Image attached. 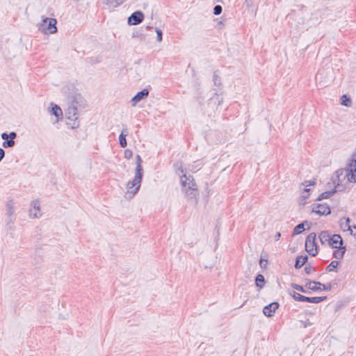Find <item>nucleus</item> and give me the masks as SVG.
Segmentation results:
<instances>
[{
	"label": "nucleus",
	"instance_id": "nucleus-43",
	"mask_svg": "<svg viewBox=\"0 0 356 356\" xmlns=\"http://www.w3.org/2000/svg\"><path fill=\"white\" fill-rule=\"evenodd\" d=\"M4 156H5V151L2 148H0V162L4 158Z\"/></svg>",
	"mask_w": 356,
	"mask_h": 356
},
{
	"label": "nucleus",
	"instance_id": "nucleus-24",
	"mask_svg": "<svg viewBox=\"0 0 356 356\" xmlns=\"http://www.w3.org/2000/svg\"><path fill=\"white\" fill-rule=\"evenodd\" d=\"M124 2V0H106L104 3L108 6L112 7H118L120 5L122 4Z\"/></svg>",
	"mask_w": 356,
	"mask_h": 356
},
{
	"label": "nucleus",
	"instance_id": "nucleus-36",
	"mask_svg": "<svg viewBox=\"0 0 356 356\" xmlns=\"http://www.w3.org/2000/svg\"><path fill=\"white\" fill-rule=\"evenodd\" d=\"M156 39L159 42H161L162 40V31L158 28H156Z\"/></svg>",
	"mask_w": 356,
	"mask_h": 356
},
{
	"label": "nucleus",
	"instance_id": "nucleus-2",
	"mask_svg": "<svg viewBox=\"0 0 356 356\" xmlns=\"http://www.w3.org/2000/svg\"><path fill=\"white\" fill-rule=\"evenodd\" d=\"M334 78L333 68L331 66H324L318 70L315 79L320 87L325 88L329 86L334 80Z\"/></svg>",
	"mask_w": 356,
	"mask_h": 356
},
{
	"label": "nucleus",
	"instance_id": "nucleus-34",
	"mask_svg": "<svg viewBox=\"0 0 356 356\" xmlns=\"http://www.w3.org/2000/svg\"><path fill=\"white\" fill-rule=\"evenodd\" d=\"M222 8L220 5H216L213 8V14L215 15H219L222 13Z\"/></svg>",
	"mask_w": 356,
	"mask_h": 356
},
{
	"label": "nucleus",
	"instance_id": "nucleus-23",
	"mask_svg": "<svg viewBox=\"0 0 356 356\" xmlns=\"http://www.w3.org/2000/svg\"><path fill=\"white\" fill-rule=\"evenodd\" d=\"M52 105V107H51V113L52 115H54L55 117H56L57 118H58L60 116H62L63 115V112H62V110L61 108L56 104H51Z\"/></svg>",
	"mask_w": 356,
	"mask_h": 356
},
{
	"label": "nucleus",
	"instance_id": "nucleus-37",
	"mask_svg": "<svg viewBox=\"0 0 356 356\" xmlns=\"http://www.w3.org/2000/svg\"><path fill=\"white\" fill-rule=\"evenodd\" d=\"M267 264H268V261L267 259H264L262 258L260 259L259 260V266L261 268L264 269L266 268V266H267Z\"/></svg>",
	"mask_w": 356,
	"mask_h": 356
},
{
	"label": "nucleus",
	"instance_id": "nucleus-30",
	"mask_svg": "<svg viewBox=\"0 0 356 356\" xmlns=\"http://www.w3.org/2000/svg\"><path fill=\"white\" fill-rule=\"evenodd\" d=\"M2 145L5 148L11 147L15 145V140L12 139H6L3 142Z\"/></svg>",
	"mask_w": 356,
	"mask_h": 356
},
{
	"label": "nucleus",
	"instance_id": "nucleus-18",
	"mask_svg": "<svg viewBox=\"0 0 356 356\" xmlns=\"http://www.w3.org/2000/svg\"><path fill=\"white\" fill-rule=\"evenodd\" d=\"M334 249L335 250H334L333 254H332L333 257L337 259H342L346 252V247L339 246L337 248H334Z\"/></svg>",
	"mask_w": 356,
	"mask_h": 356
},
{
	"label": "nucleus",
	"instance_id": "nucleus-4",
	"mask_svg": "<svg viewBox=\"0 0 356 356\" xmlns=\"http://www.w3.org/2000/svg\"><path fill=\"white\" fill-rule=\"evenodd\" d=\"M81 96L76 95L69 98L68 106L66 109L67 118L71 120H76L78 118L77 106L81 101Z\"/></svg>",
	"mask_w": 356,
	"mask_h": 356
},
{
	"label": "nucleus",
	"instance_id": "nucleus-10",
	"mask_svg": "<svg viewBox=\"0 0 356 356\" xmlns=\"http://www.w3.org/2000/svg\"><path fill=\"white\" fill-rule=\"evenodd\" d=\"M144 14L142 11L137 10L134 12L127 19V23L129 25H138L141 23L144 19Z\"/></svg>",
	"mask_w": 356,
	"mask_h": 356
},
{
	"label": "nucleus",
	"instance_id": "nucleus-33",
	"mask_svg": "<svg viewBox=\"0 0 356 356\" xmlns=\"http://www.w3.org/2000/svg\"><path fill=\"white\" fill-rule=\"evenodd\" d=\"M315 270V268L312 266L311 264L307 265L304 268V271L307 275H310L312 272H314Z\"/></svg>",
	"mask_w": 356,
	"mask_h": 356
},
{
	"label": "nucleus",
	"instance_id": "nucleus-16",
	"mask_svg": "<svg viewBox=\"0 0 356 356\" xmlns=\"http://www.w3.org/2000/svg\"><path fill=\"white\" fill-rule=\"evenodd\" d=\"M128 134V129L127 127L123 128L119 136V145H120L121 147H127V142L126 140V137Z\"/></svg>",
	"mask_w": 356,
	"mask_h": 356
},
{
	"label": "nucleus",
	"instance_id": "nucleus-42",
	"mask_svg": "<svg viewBox=\"0 0 356 356\" xmlns=\"http://www.w3.org/2000/svg\"><path fill=\"white\" fill-rule=\"evenodd\" d=\"M16 136H17V134L14 131H12L8 134V137L10 138V139H12V140H14V138H16Z\"/></svg>",
	"mask_w": 356,
	"mask_h": 356
},
{
	"label": "nucleus",
	"instance_id": "nucleus-9",
	"mask_svg": "<svg viewBox=\"0 0 356 356\" xmlns=\"http://www.w3.org/2000/svg\"><path fill=\"white\" fill-rule=\"evenodd\" d=\"M312 212H314L319 216H327L331 213V209L328 204L325 203H319L313 205Z\"/></svg>",
	"mask_w": 356,
	"mask_h": 356
},
{
	"label": "nucleus",
	"instance_id": "nucleus-3",
	"mask_svg": "<svg viewBox=\"0 0 356 356\" xmlns=\"http://www.w3.org/2000/svg\"><path fill=\"white\" fill-rule=\"evenodd\" d=\"M136 168L134 178L132 181H129L127 184V187L128 189H131L135 186V188L132 191L134 194L136 193L138 191L140 187V184L143 176V170L141 165L143 160L140 155H136Z\"/></svg>",
	"mask_w": 356,
	"mask_h": 356
},
{
	"label": "nucleus",
	"instance_id": "nucleus-29",
	"mask_svg": "<svg viewBox=\"0 0 356 356\" xmlns=\"http://www.w3.org/2000/svg\"><path fill=\"white\" fill-rule=\"evenodd\" d=\"M339 262L338 261H332L330 264L326 267V271L332 272L334 271L338 266Z\"/></svg>",
	"mask_w": 356,
	"mask_h": 356
},
{
	"label": "nucleus",
	"instance_id": "nucleus-22",
	"mask_svg": "<svg viewBox=\"0 0 356 356\" xmlns=\"http://www.w3.org/2000/svg\"><path fill=\"white\" fill-rule=\"evenodd\" d=\"M265 278L261 274H258L255 277V284L259 289H262L265 285Z\"/></svg>",
	"mask_w": 356,
	"mask_h": 356
},
{
	"label": "nucleus",
	"instance_id": "nucleus-8",
	"mask_svg": "<svg viewBox=\"0 0 356 356\" xmlns=\"http://www.w3.org/2000/svg\"><path fill=\"white\" fill-rule=\"evenodd\" d=\"M305 287L307 289L318 291H330L332 289L331 283L322 284L317 281H311L310 280H305Z\"/></svg>",
	"mask_w": 356,
	"mask_h": 356
},
{
	"label": "nucleus",
	"instance_id": "nucleus-28",
	"mask_svg": "<svg viewBox=\"0 0 356 356\" xmlns=\"http://www.w3.org/2000/svg\"><path fill=\"white\" fill-rule=\"evenodd\" d=\"M341 104L345 106H350L351 104L350 97L347 95H343L341 97Z\"/></svg>",
	"mask_w": 356,
	"mask_h": 356
},
{
	"label": "nucleus",
	"instance_id": "nucleus-40",
	"mask_svg": "<svg viewBox=\"0 0 356 356\" xmlns=\"http://www.w3.org/2000/svg\"><path fill=\"white\" fill-rule=\"evenodd\" d=\"M15 218H13V216L8 217V219L6 222V226L8 227V229H12L11 226H10V224H13L14 222Z\"/></svg>",
	"mask_w": 356,
	"mask_h": 356
},
{
	"label": "nucleus",
	"instance_id": "nucleus-38",
	"mask_svg": "<svg viewBox=\"0 0 356 356\" xmlns=\"http://www.w3.org/2000/svg\"><path fill=\"white\" fill-rule=\"evenodd\" d=\"M316 184L315 180H309V181H305L302 183V185H304L305 187L309 186H314Z\"/></svg>",
	"mask_w": 356,
	"mask_h": 356
},
{
	"label": "nucleus",
	"instance_id": "nucleus-1",
	"mask_svg": "<svg viewBox=\"0 0 356 356\" xmlns=\"http://www.w3.org/2000/svg\"><path fill=\"white\" fill-rule=\"evenodd\" d=\"M176 173L180 177L181 191L184 193L185 197L188 200L197 202L199 197V191L193 177L190 175H186L181 166L177 169Z\"/></svg>",
	"mask_w": 356,
	"mask_h": 356
},
{
	"label": "nucleus",
	"instance_id": "nucleus-11",
	"mask_svg": "<svg viewBox=\"0 0 356 356\" xmlns=\"http://www.w3.org/2000/svg\"><path fill=\"white\" fill-rule=\"evenodd\" d=\"M279 305H280L277 302H273L265 306L263 309L264 314L267 317L274 316L275 311L279 308Z\"/></svg>",
	"mask_w": 356,
	"mask_h": 356
},
{
	"label": "nucleus",
	"instance_id": "nucleus-21",
	"mask_svg": "<svg viewBox=\"0 0 356 356\" xmlns=\"http://www.w3.org/2000/svg\"><path fill=\"white\" fill-rule=\"evenodd\" d=\"M290 295L293 297V298L298 302H307V296H302L296 291H292L290 293Z\"/></svg>",
	"mask_w": 356,
	"mask_h": 356
},
{
	"label": "nucleus",
	"instance_id": "nucleus-5",
	"mask_svg": "<svg viewBox=\"0 0 356 356\" xmlns=\"http://www.w3.org/2000/svg\"><path fill=\"white\" fill-rule=\"evenodd\" d=\"M345 172L344 177L350 182H356V159H352L346 169H339L336 172L337 177L340 181V176Z\"/></svg>",
	"mask_w": 356,
	"mask_h": 356
},
{
	"label": "nucleus",
	"instance_id": "nucleus-45",
	"mask_svg": "<svg viewBox=\"0 0 356 356\" xmlns=\"http://www.w3.org/2000/svg\"><path fill=\"white\" fill-rule=\"evenodd\" d=\"M280 236H281L280 232H277L275 236V241H278L280 239Z\"/></svg>",
	"mask_w": 356,
	"mask_h": 356
},
{
	"label": "nucleus",
	"instance_id": "nucleus-41",
	"mask_svg": "<svg viewBox=\"0 0 356 356\" xmlns=\"http://www.w3.org/2000/svg\"><path fill=\"white\" fill-rule=\"evenodd\" d=\"M309 191H310L309 188H305V189L304 194L302 195L303 199H307V198L309 197Z\"/></svg>",
	"mask_w": 356,
	"mask_h": 356
},
{
	"label": "nucleus",
	"instance_id": "nucleus-48",
	"mask_svg": "<svg viewBox=\"0 0 356 356\" xmlns=\"http://www.w3.org/2000/svg\"><path fill=\"white\" fill-rule=\"evenodd\" d=\"M217 1H218L219 0H217Z\"/></svg>",
	"mask_w": 356,
	"mask_h": 356
},
{
	"label": "nucleus",
	"instance_id": "nucleus-17",
	"mask_svg": "<svg viewBox=\"0 0 356 356\" xmlns=\"http://www.w3.org/2000/svg\"><path fill=\"white\" fill-rule=\"evenodd\" d=\"M308 261L307 255L298 256L296 259L294 267L296 269L300 268Z\"/></svg>",
	"mask_w": 356,
	"mask_h": 356
},
{
	"label": "nucleus",
	"instance_id": "nucleus-26",
	"mask_svg": "<svg viewBox=\"0 0 356 356\" xmlns=\"http://www.w3.org/2000/svg\"><path fill=\"white\" fill-rule=\"evenodd\" d=\"M335 193L334 190L325 191L322 193L317 198L316 200H321L323 199H327L330 197Z\"/></svg>",
	"mask_w": 356,
	"mask_h": 356
},
{
	"label": "nucleus",
	"instance_id": "nucleus-6",
	"mask_svg": "<svg viewBox=\"0 0 356 356\" xmlns=\"http://www.w3.org/2000/svg\"><path fill=\"white\" fill-rule=\"evenodd\" d=\"M57 21L54 18L45 17L39 25V30L45 34H53L57 32Z\"/></svg>",
	"mask_w": 356,
	"mask_h": 356
},
{
	"label": "nucleus",
	"instance_id": "nucleus-27",
	"mask_svg": "<svg viewBox=\"0 0 356 356\" xmlns=\"http://www.w3.org/2000/svg\"><path fill=\"white\" fill-rule=\"evenodd\" d=\"M291 286L292 288H293L294 289L298 291H300L303 293H310V291H309L308 290H307L305 286H303L302 285H299L298 284H295V283H292L291 284Z\"/></svg>",
	"mask_w": 356,
	"mask_h": 356
},
{
	"label": "nucleus",
	"instance_id": "nucleus-44",
	"mask_svg": "<svg viewBox=\"0 0 356 356\" xmlns=\"http://www.w3.org/2000/svg\"><path fill=\"white\" fill-rule=\"evenodd\" d=\"M8 134H7L6 133L1 134V138L2 139L6 140V139H8Z\"/></svg>",
	"mask_w": 356,
	"mask_h": 356
},
{
	"label": "nucleus",
	"instance_id": "nucleus-35",
	"mask_svg": "<svg viewBox=\"0 0 356 356\" xmlns=\"http://www.w3.org/2000/svg\"><path fill=\"white\" fill-rule=\"evenodd\" d=\"M124 158L127 159H130L133 156V152L131 150L127 149L124 150Z\"/></svg>",
	"mask_w": 356,
	"mask_h": 356
},
{
	"label": "nucleus",
	"instance_id": "nucleus-32",
	"mask_svg": "<svg viewBox=\"0 0 356 356\" xmlns=\"http://www.w3.org/2000/svg\"><path fill=\"white\" fill-rule=\"evenodd\" d=\"M213 81L214 85H216V86H220V78L218 76V74H217V71H215L213 72Z\"/></svg>",
	"mask_w": 356,
	"mask_h": 356
},
{
	"label": "nucleus",
	"instance_id": "nucleus-19",
	"mask_svg": "<svg viewBox=\"0 0 356 356\" xmlns=\"http://www.w3.org/2000/svg\"><path fill=\"white\" fill-rule=\"evenodd\" d=\"M14 201L13 200H9L6 203V215L8 217L13 216L15 213L14 209Z\"/></svg>",
	"mask_w": 356,
	"mask_h": 356
},
{
	"label": "nucleus",
	"instance_id": "nucleus-39",
	"mask_svg": "<svg viewBox=\"0 0 356 356\" xmlns=\"http://www.w3.org/2000/svg\"><path fill=\"white\" fill-rule=\"evenodd\" d=\"M143 36H144L143 34L140 31H136L133 32V33H132L133 38H140L142 39L143 38Z\"/></svg>",
	"mask_w": 356,
	"mask_h": 356
},
{
	"label": "nucleus",
	"instance_id": "nucleus-20",
	"mask_svg": "<svg viewBox=\"0 0 356 356\" xmlns=\"http://www.w3.org/2000/svg\"><path fill=\"white\" fill-rule=\"evenodd\" d=\"M330 235L327 231H322L318 235L319 240L321 244L324 245L325 243H329Z\"/></svg>",
	"mask_w": 356,
	"mask_h": 356
},
{
	"label": "nucleus",
	"instance_id": "nucleus-15",
	"mask_svg": "<svg viewBox=\"0 0 356 356\" xmlns=\"http://www.w3.org/2000/svg\"><path fill=\"white\" fill-rule=\"evenodd\" d=\"M32 208L29 211V215L33 218H38L41 215L38 214L40 211V202L38 200H33L31 202Z\"/></svg>",
	"mask_w": 356,
	"mask_h": 356
},
{
	"label": "nucleus",
	"instance_id": "nucleus-12",
	"mask_svg": "<svg viewBox=\"0 0 356 356\" xmlns=\"http://www.w3.org/2000/svg\"><path fill=\"white\" fill-rule=\"evenodd\" d=\"M149 95V90L147 88L143 89L141 91L138 92L131 99L132 106H136L140 101L147 98Z\"/></svg>",
	"mask_w": 356,
	"mask_h": 356
},
{
	"label": "nucleus",
	"instance_id": "nucleus-25",
	"mask_svg": "<svg viewBox=\"0 0 356 356\" xmlns=\"http://www.w3.org/2000/svg\"><path fill=\"white\" fill-rule=\"evenodd\" d=\"M327 299V296H321V297H308L307 298V302L309 303H319Z\"/></svg>",
	"mask_w": 356,
	"mask_h": 356
},
{
	"label": "nucleus",
	"instance_id": "nucleus-31",
	"mask_svg": "<svg viewBox=\"0 0 356 356\" xmlns=\"http://www.w3.org/2000/svg\"><path fill=\"white\" fill-rule=\"evenodd\" d=\"M350 220L349 218H346L344 222H341V227H344V228L347 227V229L350 230L351 234H352L353 230L351 229V226L350 225Z\"/></svg>",
	"mask_w": 356,
	"mask_h": 356
},
{
	"label": "nucleus",
	"instance_id": "nucleus-47",
	"mask_svg": "<svg viewBox=\"0 0 356 356\" xmlns=\"http://www.w3.org/2000/svg\"><path fill=\"white\" fill-rule=\"evenodd\" d=\"M147 29H152V27L147 26Z\"/></svg>",
	"mask_w": 356,
	"mask_h": 356
},
{
	"label": "nucleus",
	"instance_id": "nucleus-46",
	"mask_svg": "<svg viewBox=\"0 0 356 356\" xmlns=\"http://www.w3.org/2000/svg\"><path fill=\"white\" fill-rule=\"evenodd\" d=\"M353 228L356 230V225L353 226Z\"/></svg>",
	"mask_w": 356,
	"mask_h": 356
},
{
	"label": "nucleus",
	"instance_id": "nucleus-13",
	"mask_svg": "<svg viewBox=\"0 0 356 356\" xmlns=\"http://www.w3.org/2000/svg\"><path fill=\"white\" fill-rule=\"evenodd\" d=\"M310 225L311 223L307 220H305L302 222L297 225L293 229V235L300 234L303 231L309 229Z\"/></svg>",
	"mask_w": 356,
	"mask_h": 356
},
{
	"label": "nucleus",
	"instance_id": "nucleus-7",
	"mask_svg": "<svg viewBox=\"0 0 356 356\" xmlns=\"http://www.w3.org/2000/svg\"><path fill=\"white\" fill-rule=\"evenodd\" d=\"M316 235L314 232L310 233L306 238L305 250L312 257L318 254V246L316 243Z\"/></svg>",
	"mask_w": 356,
	"mask_h": 356
},
{
	"label": "nucleus",
	"instance_id": "nucleus-14",
	"mask_svg": "<svg viewBox=\"0 0 356 356\" xmlns=\"http://www.w3.org/2000/svg\"><path fill=\"white\" fill-rule=\"evenodd\" d=\"M328 244L332 248H337L339 246H342L343 239L339 234H334L330 237Z\"/></svg>",
	"mask_w": 356,
	"mask_h": 356
}]
</instances>
